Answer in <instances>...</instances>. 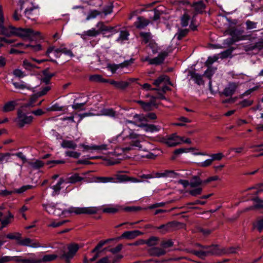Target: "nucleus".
<instances>
[{
  "label": "nucleus",
  "mask_w": 263,
  "mask_h": 263,
  "mask_svg": "<svg viewBox=\"0 0 263 263\" xmlns=\"http://www.w3.org/2000/svg\"><path fill=\"white\" fill-rule=\"evenodd\" d=\"M149 23L148 20L144 18L143 17L139 16L134 23V25L137 28L142 29L147 26Z\"/></svg>",
  "instance_id": "obj_24"
},
{
  "label": "nucleus",
  "mask_w": 263,
  "mask_h": 263,
  "mask_svg": "<svg viewBox=\"0 0 263 263\" xmlns=\"http://www.w3.org/2000/svg\"><path fill=\"white\" fill-rule=\"evenodd\" d=\"M16 103L14 101H10L6 103L3 108L4 112H9L14 109Z\"/></svg>",
  "instance_id": "obj_38"
},
{
  "label": "nucleus",
  "mask_w": 263,
  "mask_h": 263,
  "mask_svg": "<svg viewBox=\"0 0 263 263\" xmlns=\"http://www.w3.org/2000/svg\"><path fill=\"white\" fill-rule=\"evenodd\" d=\"M156 98L152 97L151 100L148 102H145L141 100L136 101V102L139 104L143 109L145 111H150L153 109V107L156 105Z\"/></svg>",
  "instance_id": "obj_15"
},
{
  "label": "nucleus",
  "mask_w": 263,
  "mask_h": 263,
  "mask_svg": "<svg viewBox=\"0 0 263 263\" xmlns=\"http://www.w3.org/2000/svg\"><path fill=\"white\" fill-rule=\"evenodd\" d=\"M202 184H204L203 180L197 176L194 177L190 182V186L192 188L200 187Z\"/></svg>",
  "instance_id": "obj_27"
},
{
  "label": "nucleus",
  "mask_w": 263,
  "mask_h": 263,
  "mask_svg": "<svg viewBox=\"0 0 263 263\" xmlns=\"http://www.w3.org/2000/svg\"><path fill=\"white\" fill-rule=\"evenodd\" d=\"M100 34V32L95 28H92L86 31H84L81 35L83 39H85L86 36L95 37Z\"/></svg>",
  "instance_id": "obj_31"
},
{
  "label": "nucleus",
  "mask_w": 263,
  "mask_h": 263,
  "mask_svg": "<svg viewBox=\"0 0 263 263\" xmlns=\"http://www.w3.org/2000/svg\"><path fill=\"white\" fill-rule=\"evenodd\" d=\"M61 145L63 148L72 149H75L77 147V144L73 141L67 140H63Z\"/></svg>",
  "instance_id": "obj_26"
},
{
  "label": "nucleus",
  "mask_w": 263,
  "mask_h": 263,
  "mask_svg": "<svg viewBox=\"0 0 263 263\" xmlns=\"http://www.w3.org/2000/svg\"><path fill=\"white\" fill-rule=\"evenodd\" d=\"M79 146L83 148V152H92L96 151V145L94 144L88 145L84 143H81L79 145Z\"/></svg>",
  "instance_id": "obj_39"
},
{
  "label": "nucleus",
  "mask_w": 263,
  "mask_h": 263,
  "mask_svg": "<svg viewBox=\"0 0 263 263\" xmlns=\"http://www.w3.org/2000/svg\"><path fill=\"white\" fill-rule=\"evenodd\" d=\"M193 7L194 8L195 11L198 13L202 12L205 8V6L202 1L195 3L193 5Z\"/></svg>",
  "instance_id": "obj_37"
},
{
  "label": "nucleus",
  "mask_w": 263,
  "mask_h": 263,
  "mask_svg": "<svg viewBox=\"0 0 263 263\" xmlns=\"http://www.w3.org/2000/svg\"><path fill=\"white\" fill-rule=\"evenodd\" d=\"M216 70V68L208 67L207 70L204 72V74H203L204 76H205L206 78H208L210 80L209 84V87H210V89H211V84H212V82L211 81V79L212 78V77L215 73Z\"/></svg>",
  "instance_id": "obj_34"
},
{
  "label": "nucleus",
  "mask_w": 263,
  "mask_h": 263,
  "mask_svg": "<svg viewBox=\"0 0 263 263\" xmlns=\"http://www.w3.org/2000/svg\"><path fill=\"white\" fill-rule=\"evenodd\" d=\"M29 4V0H19L18 5L19 6V8L16 9L13 15V18L15 21H18L20 20L22 15H21V11L22 10L25 8L26 6L28 4Z\"/></svg>",
  "instance_id": "obj_12"
},
{
  "label": "nucleus",
  "mask_w": 263,
  "mask_h": 263,
  "mask_svg": "<svg viewBox=\"0 0 263 263\" xmlns=\"http://www.w3.org/2000/svg\"><path fill=\"white\" fill-rule=\"evenodd\" d=\"M133 63V60L131 59L129 61H125L124 62L119 64H108L107 65V68L110 70L112 73H115L117 69L127 67Z\"/></svg>",
  "instance_id": "obj_14"
},
{
  "label": "nucleus",
  "mask_w": 263,
  "mask_h": 263,
  "mask_svg": "<svg viewBox=\"0 0 263 263\" xmlns=\"http://www.w3.org/2000/svg\"><path fill=\"white\" fill-rule=\"evenodd\" d=\"M138 126L139 127H144V130H146V132H156L161 130L160 127L153 124H140Z\"/></svg>",
  "instance_id": "obj_32"
},
{
  "label": "nucleus",
  "mask_w": 263,
  "mask_h": 263,
  "mask_svg": "<svg viewBox=\"0 0 263 263\" xmlns=\"http://www.w3.org/2000/svg\"><path fill=\"white\" fill-rule=\"evenodd\" d=\"M111 240V239H106L105 240H101L100 241L98 244L96 246V247L91 251L90 254L92 255L94 254V255L90 258L88 259L87 258L85 257L84 258V262L85 263H88L89 261H94L99 256V250L105 244H106L107 242L110 241Z\"/></svg>",
  "instance_id": "obj_10"
},
{
  "label": "nucleus",
  "mask_w": 263,
  "mask_h": 263,
  "mask_svg": "<svg viewBox=\"0 0 263 263\" xmlns=\"http://www.w3.org/2000/svg\"><path fill=\"white\" fill-rule=\"evenodd\" d=\"M177 223L176 222H170L166 224L161 225L160 227H157L158 229L161 230L162 233H165L168 231L171 230V229L177 226Z\"/></svg>",
  "instance_id": "obj_30"
},
{
  "label": "nucleus",
  "mask_w": 263,
  "mask_h": 263,
  "mask_svg": "<svg viewBox=\"0 0 263 263\" xmlns=\"http://www.w3.org/2000/svg\"><path fill=\"white\" fill-rule=\"evenodd\" d=\"M134 118L139 121H148L149 120H155L157 119L156 115L154 112H149L145 116L136 114Z\"/></svg>",
  "instance_id": "obj_20"
},
{
  "label": "nucleus",
  "mask_w": 263,
  "mask_h": 263,
  "mask_svg": "<svg viewBox=\"0 0 263 263\" xmlns=\"http://www.w3.org/2000/svg\"><path fill=\"white\" fill-rule=\"evenodd\" d=\"M108 83L113 85L115 88L120 89H124L127 88L130 83L127 81H116L113 80H108Z\"/></svg>",
  "instance_id": "obj_18"
},
{
  "label": "nucleus",
  "mask_w": 263,
  "mask_h": 263,
  "mask_svg": "<svg viewBox=\"0 0 263 263\" xmlns=\"http://www.w3.org/2000/svg\"><path fill=\"white\" fill-rule=\"evenodd\" d=\"M14 36L21 37L24 40L34 41L43 39L39 31L30 28H15Z\"/></svg>",
  "instance_id": "obj_4"
},
{
  "label": "nucleus",
  "mask_w": 263,
  "mask_h": 263,
  "mask_svg": "<svg viewBox=\"0 0 263 263\" xmlns=\"http://www.w3.org/2000/svg\"><path fill=\"white\" fill-rule=\"evenodd\" d=\"M22 235L20 233H10L6 235V237L10 239L16 240L17 244L20 240Z\"/></svg>",
  "instance_id": "obj_47"
},
{
  "label": "nucleus",
  "mask_w": 263,
  "mask_h": 263,
  "mask_svg": "<svg viewBox=\"0 0 263 263\" xmlns=\"http://www.w3.org/2000/svg\"><path fill=\"white\" fill-rule=\"evenodd\" d=\"M189 76H191V79L198 85H203L204 82L202 79L203 76L193 71H190Z\"/></svg>",
  "instance_id": "obj_23"
},
{
  "label": "nucleus",
  "mask_w": 263,
  "mask_h": 263,
  "mask_svg": "<svg viewBox=\"0 0 263 263\" xmlns=\"http://www.w3.org/2000/svg\"><path fill=\"white\" fill-rule=\"evenodd\" d=\"M160 141L165 143L168 146H175L182 143H191L189 138H184L177 136L175 133L160 138Z\"/></svg>",
  "instance_id": "obj_5"
},
{
  "label": "nucleus",
  "mask_w": 263,
  "mask_h": 263,
  "mask_svg": "<svg viewBox=\"0 0 263 263\" xmlns=\"http://www.w3.org/2000/svg\"><path fill=\"white\" fill-rule=\"evenodd\" d=\"M80 248L78 244L71 243L67 246V251L64 250L60 255V258L64 259L66 262H68L76 254V253Z\"/></svg>",
  "instance_id": "obj_7"
},
{
  "label": "nucleus",
  "mask_w": 263,
  "mask_h": 263,
  "mask_svg": "<svg viewBox=\"0 0 263 263\" xmlns=\"http://www.w3.org/2000/svg\"><path fill=\"white\" fill-rule=\"evenodd\" d=\"M43 74L44 77L42 79V81L46 84L49 83L51 78L54 75L53 73H49L47 69L43 71Z\"/></svg>",
  "instance_id": "obj_45"
},
{
  "label": "nucleus",
  "mask_w": 263,
  "mask_h": 263,
  "mask_svg": "<svg viewBox=\"0 0 263 263\" xmlns=\"http://www.w3.org/2000/svg\"><path fill=\"white\" fill-rule=\"evenodd\" d=\"M142 234L143 233L138 230L126 231L122 234L121 238L127 239H133Z\"/></svg>",
  "instance_id": "obj_19"
},
{
  "label": "nucleus",
  "mask_w": 263,
  "mask_h": 263,
  "mask_svg": "<svg viewBox=\"0 0 263 263\" xmlns=\"http://www.w3.org/2000/svg\"><path fill=\"white\" fill-rule=\"evenodd\" d=\"M243 31L235 30L232 33V39L234 42L240 40H243L246 39V36L242 35Z\"/></svg>",
  "instance_id": "obj_29"
},
{
  "label": "nucleus",
  "mask_w": 263,
  "mask_h": 263,
  "mask_svg": "<svg viewBox=\"0 0 263 263\" xmlns=\"http://www.w3.org/2000/svg\"><path fill=\"white\" fill-rule=\"evenodd\" d=\"M112 148V146L110 145L103 144L99 145H96V151H102L108 150Z\"/></svg>",
  "instance_id": "obj_56"
},
{
  "label": "nucleus",
  "mask_w": 263,
  "mask_h": 263,
  "mask_svg": "<svg viewBox=\"0 0 263 263\" xmlns=\"http://www.w3.org/2000/svg\"><path fill=\"white\" fill-rule=\"evenodd\" d=\"M25 16L28 18L31 19L32 20H35V16L33 12L34 10V8H31L30 9H28L26 6L25 7Z\"/></svg>",
  "instance_id": "obj_43"
},
{
  "label": "nucleus",
  "mask_w": 263,
  "mask_h": 263,
  "mask_svg": "<svg viewBox=\"0 0 263 263\" xmlns=\"http://www.w3.org/2000/svg\"><path fill=\"white\" fill-rule=\"evenodd\" d=\"M168 56V52L166 51L161 52L157 57L151 59L148 57L142 58V62H148L150 65H159L163 63L165 59Z\"/></svg>",
  "instance_id": "obj_9"
},
{
  "label": "nucleus",
  "mask_w": 263,
  "mask_h": 263,
  "mask_svg": "<svg viewBox=\"0 0 263 263\" xmlns=\"http://www.w3.org/2000/svg\"><path fill=\"white\" fill-rule=\"evenodd\" d=\"M190 19V16L187 14H184L181 17V25L182 27H186L189 24Z\"/></svg>",
  "instance_id": "obj_53"
},
{
  "label": "nucleus",
  "mask_w": 263,
  "mask_h": 263,
  "mask_svg": "<svg viewBox=\"0 0 263 263\" xmlns=\"http://www.w3.org/2000/svg\"><path fill=\"white\" fill-rule=\"evenodd\" d=\"M84 178L79 175V174L75 173L67 177L65 180L66 183L74 184L83 181Z\"/></svg>",
  "instance_id": "obj_21"
},
{
  "label": "nucleus",
  "mask_w": 263,
  "mask_h": 263,
  "mask_svg": "<svg viewBox=\"0 0 263 263\" xmlns=\"http://www.w3.org/2000/svg\"><path fill=\"white\" fill-rule=\"evenodd\" d=\"M25 48H30L32 51L34 52H36L42 50V46L40 44H36L34 45L26 44L25 45Z\"/></svg>",
  "instance_id": "obj_61"
},
{
  "label": "nucleus",
  "mask_w": 263,
  "mask_h": 263,
  "mask_svg": "<svg viewBox=\"0 0 263 263\" xmlns=\"http://www.w3.org/2000/svg\"><path fill=\"white\" fill-rule=\"evenodd\" d=\"M62 45L60 46L59 48H55L54 46H52L48 47L47 49L46 52V55L49 57L50 54L54 51V53L59 54V53H62Z\"/></svg>",
  "instance_id": "obj_41"
},
{
  "label": "nucleus",
  "mask_w": 263,
  "mask_h": 263,
  "mask_svg": "<svg viewBox=\"0 0 263 263\" xmlns=\"http://www.w3.org/2000/svg\"><path fill=\"white\" fill-rule=\"evenodd\" d=\"M195 149V148L194 147H190V148H179L178 149H175L174 151L173 154L171 157L172 160H175L176 159L178 156H179L181 154H182L183 153H187L190 152H191L192 151H194Z\"/></svg>",
  "instance_id": "obj_22"
},
{
  "label": "nucleus",
  "mask_w": 263,
  "mask_h": 263,
  "mask_svg": "<svg viewBox=\"0 0 263 263\" xmlns=\"http://www.w3.org/2000/svg\"><path fill=\"white\" fill-rule=\"evenodd\" d=\"M99 182L107 183V182H116L115 178L114 177H100L97 178Z\"/></svg>",
  "instance_id": "obj_49"
},
{
  "label": "nucleus",
  "mask_w": 263,
  "mask_h": 263,
  "mask_svg": "<svg viewBox=\"0 0 263 263\" xmlns=\"http://www.w3.org/2000/svg\"><path fill=\"white\" fill-rule=\"evenodd\" d=\"M141 209V208L140 206H126L125 208H123L122 206V210H123L125 212H136L138 211H139Z\"/></svg>",
  "instance_id": "obj_59"
},
{
  "label": "nucleus",
  "mask_w": 263,
  "mask_h": 263,
  "mask_svg": "<svg viewBox=\"0 0 263 263\" xmlns=\"http://www.w3.org/2000/svg\"><path fill=\"white\" fill-rule=\"evenodd\" d=\"M254 202V205L250 207V209H253V208L260 209L263 208V200L260 199L258 197L255 198L253 199Z\"/></svg>",
  "instance_id": "obj_44"
},
{
  "label": "nucleus",
  "mask_w": 263,
  "mask_h": 263,
  "mask_svg": "<svg viewBox=\"0 0 263 263\" xmlns=\"http://www.w3.org/2000/svg\"><path fill=\"white\" fill-rule=\"evenodd\" d=\"M33 117L32 116H28L23 112L21 109L17 110V117L15 119L14 122L16 125L21 129L24 127L30 125L33 122Z\"/></svg>",
  "instance_id": "obj_6"
},
{
  "label": "nucleus",
  "mask_w": 263,
  "mask_h": 263,
  "mask_svg": "<svg viewBox=\"0 0 263 263\" xmlns=\"http://www.w3.org/2000/svg\"><path fill=\"white\" fill-rule=\"evenodd\" d=\"M65 155L69 157L77 159L81 156V153L76 151H68L65 152Z\"/></svg>",
  "instance_id": "obj_55"
},
{
  "label": "nucleus",
  "mask_w": 263,
  "mask_h": 263,
  "mask_svg": "<svg viewBox=\"0 0 263 263\" xmlns=\"http://www.w3.org/2000/svg\"><path fill=\"white\" fill-rule=\"evenodd\" d=\"M189 32V30L187 29H179L176 33V36L178 40H181L183 37L185 36Z\"/></svg>",
  "instance_id": "obj_54"
},
{
  "label": "nucleus",
  "mask_w": 263,
  "mask_h": 263,
  "mask_svg": "<svg viewBox=\"0 0 263 263\" xmlns=\"http://www.w3.org/2000/svg\"><path fill=\"white\" fill-rule=\"evenodd\" d=\"M96 26L98 29V31L100 33L102 32L103 34H105V32L110 33V35H109L108 36L117 32L115 27L106 26L103 22H99Z\"/></svg>",
  "instance_id": "obj_13"
},
{
  "label": "nucleus",
  "mask_w": 263,
  "mask_h": 263,
  "mask_svg": "<svg viewBox=\"0 0 263 263\" xmlns=\"http://www.w3.org/2000/svg\"><path fill=\"white\" fill-rule=\"evenodd\" d=\"M167 79V77L165 76H161L159 77L158 79L155 80L154 82V85L159 86L161 84L163 83V82L166 80Z\"/></svg>",
  "instance_id": "obj_62"
},
{
  "label": "nucleus",
  "mask_w": 263,
  "mask_h": 263,
  "mask_svg": "<svg viewBox=\"0 0 263 263\" xmlns=\"http://www.w3.org/2000/svg\"><path fill=\"white\" fill-rule=\"evenodd\" d=\"M114 178H115V180L117 181L116 183L128 181V177L124 175L117 174L115 175V177Z\"/></svg>",
  "instance_id": "obj_58"
},
{
  "label": "nucleus",
  "mask_w": 263,
  "mask_h": 263,
  "mask_svg": "<svg viewBox=\"0 0 263 263\" xmlns=\"http://www.w3.org/2000/svg\"><path fill=\"white\" fill-rule=\"evenodd\" d=\"M122 206L119 205H108L102 209V212L108 214H115L121 211Z\"/></svg>",
  "instance_id": "obj_17"
},
{
  "label": "nucleus",
  "mask_w": 263,
  "mask_h": 263,
  "mask_svg": "<svg viewBox=\"0 0 263 263\" xmlns=\"http://www.w3.org/2000/svg\"><path fill=\"white\" fill-rule=\"evenodd\" d=\"M58 257L56 254H47L44 255L39 262H49L55 260Z\"/></svg>",
  "instance_id": "obj_42"
},
{
  "label": "nucleus",
  "mask_w": 263,
  "mask_h": 263,
  "mask_svg": "<svg viewBox=\"0 0 263 263\" xmlns=\"http://www.w3.org/2000/svg\"><path fill=\"white\" fill-rule=\"evenodd\" d=\"M22 66L25 69L28 70H31L34 68H39V67L36 66L32 63L31 61L26 59H25L23 61Z\"/></svg>",
  "instance_id": "obj_35"
},
{
  "label": "nucleus",
  "mask_w": 263,
  "mask_h": 263,
  "mask_svg": "<svg viewBox=\"0 0 263 263\" xmlns=\"http://www.w3.org/2000/svg\"><path fill=\"white\" fill-rule=\"evenodd\" d=\"M30 167L34 170H37L42 167L44 165V163L40 160H32L28 162Z\"/></svg>",
  "instance_id": "obj_33"
},
{
  "label": "nucleus",
  "mask_w": 263,
  "mask_h": 263,
  "mask_svg": "<svg viewBox=\"0 0 263 263\" xmlns=\"http://www.w3.org/2000/svg\"><path fill=\"white\" fill-rule=\"evenodd\" d=\"M15 261L18 262L20 263H37V261L35 260L23 258L21 256H16V258H15Z\"/></svg>",
  "instance_id": "obj_50"
},
{
  "label": "nucleus",
  "mask_w": 263,
  "mask_h": 263,
  "mask_svg": "<svg viewBox=\"0 0 263 263\" xmlns=\"http://www.w3.org/2000/svg\"><path fill=\"white\" fill-rule=\"evenodd\" d=\"M16 27L10 25L8 27H5L4 24L2 25V27H0V34L5 35L8 37L14 36V29Z\"/></svg>",
  "instance_id": "obj_16"
},
{
  "label": "nucleus",
  "mask_w": 263,
  "mask_h": 263,
  "mask_svg": "<svg viewBox=\"0 0 263 263\" xmlns=\"http://www.w3.org/2000/svg\"><path fill=\"white\" fill-rule=\"evenodd\" d=\"M202 192V188L201 187H198L193 188V189L189 191V193L193 196H197L200 195Z\"/></svg>",
  "instance_id": "obj_52"
},
{
  "label": "nucleus",
  "mask_w": 263,
  "mask_h": 263,
  "mask_svg": "<svg viewBox=\"0 0 263 263\" xmlns=\"http://www.w3.org/2000/svg\"><path fill=\"white\" fill-rule=\"evenodd\" d=\"M158 238L157 237H152L146 242V243L149 246H154L157 245Z\"/></svg>",
  "instance_id": "obj_60"
},
{
  "label": "nucleus",
  "mask_w": 263,
  "mask_h": 263,
  "mask_svg": "<svg viewBox=\"0 0 263 263\" xmlns=\"http://www.w3.org/2000/svg\"><path fill=\"white\" fill-rule=\"evenodd\" d=\"M90 81L95 82H107L108 80L104 79L102 78L101 75L100 74H94L90 76L89 77Z\"/></svg>",
  "instance_id": "obj_40"
},
{
  "label": "nucleus",
  "mask_w": 263,
  "mask_h": 263,
  "mask_svg": "<svg viewBox=\"0 0 263 263\" xmlns=\"http://www.w3.org/2000/svg\"><path fill=\"white\" fill-rule=\"evenodd\" d=\"M254 227L256 228L259 232H261L263 230V218L257 220L254 224Z\"/></svg>",
  "instance_id": "obj_64"
},
{
  "label": "nucleus",
  "mask_w": 263,
  "mask_h": 263,
  "mask_svg": "<svg viewBox=\"0 0 263 263\" xmlns=\"http://www.w3.org/2000/svg\"><path fill=\"white\" fill-rule=\"evenodd\" d=\"M218 59V57L217 55L213 57H209L206 62H205V65L207 67H212L211 65Z\"/></svg>",
  "instance_id": "obj_51"
},
{
  "label": "nucleus",
  "mask_w": 263,
  "mask_h": 263,
  "mask_svg": "<svg viewBox=\"0 0 263 263\" xmlns=\"http://www.w3.org/2000/svg\"><path fill=\"white\" fill-rule=\"evenodd\" d=\"M246 29L247 30H251L256 29L257 28V23L247 20L246 22Z\"/></svg>",
  "instance_id": "obj_57"
},
{
  "label": "nucleus",
  "mask_w": 263,
  "mask_h": 263,
  "mask_svg": "<svg viewBox=\"0 0 263 263\" xmlns=\"http://www.w3.org/2000/svg\"><path fill=\"white\" fill-rule=\"evenodd\" d=\"M197 246L199 247L200 249L198 251L193 250L191 252L202 259L212 255L218 256L236 252V249L233 247L226 249L218 245L208 246L197 244Z\"/></svg>",
  "instance_id": "obj_3"
},
{
  "label": "nucleus",
  "mask_w": 263,
  "mask_h": 263,
  "mask_svg": "<svg viewBox=\"0 0 263 263\" xmlns=\"http://www.w3.org/2000/svg\"><path fill=\"white\" fill-rule=\"evenodd\" d=\"M239 84L235 82H230L224 88L222 93L226 97H230L233 95L238 87Z\"/></svg>",
  "instance_id": "obj_11"
},
{
  "label": "nucleus",
  "mask_w": 263,
  "mask_h": 263,
  "mask_svg": "<svg viewBox=\"0 0 263 263\" xmlns=\"http://www.w3.org/2000/svg\"><path fill=\"white\" fill-rule=\"evenodd\" d=\"M166 251L165 250L163 249L162 247L158 248L155 247L152 248L150 250V253L152 255L156 256H160L164 255L166 253Z\"/></svg>",
  "instance_id": "obj_28"
},
{
  "label": "nucleus",
  "mask_w": 263,
  "mask_h": 263,
  "mask_svg": "<svg viewBox=\"0 0 263 263\" xmlns=\"http://www.w3.org/2000/svg\"><path fill=\"white\" fill-rule=\"evenodd\" d=\"M44 210L50 214L60 216L66 214H94L99 211V208L95 206L90 207H70L68 210L65 209L64 205L52 204H43Z\"/></svg>",
  "instance_id": "obj_2"
},
{
  "label": "nucleus",
  "mask_w": 263,
  "mask_h": 263,
  "mask_svg": "<svg viewBox=\"0 0 263 263\" xmlns=\"http://www.w3.org/2000/svg\"><path fill=\"white\" fill-rule=\"evenodd\" d=\"M13 74L16 77L22 78L25 77L26 74L24 71L20 69H15L13 71Z\"/></svg>",
  "instance_id": "obj_63"
},
{
  "label": "nucleus",
  "mask_w": 263,
  "mask_h": 263,
  "mask_svg": "<svg viewBox=\"0 0 263 263\" xmlns=\"http://www.w3.org/2000/svg\"><path fill=\"white\" fill-rule=\"evenodd\" d=\"M113 141L122 144L121 146L115 149V153L118 154H121L120 151L124 154H127L136 149L144 150L143 143L145 141V137L136 133H121Z\"/></svg>",
  "instance_id": "obj_1"
},
{
  "label": "nucleus",
  "mask_w": 263,
  "mask_h": 263,
  "mask_svg": "<svg viewBox=\"0 0 263 263\" xmlns=\"http://www.w3.org/2000/svg\"><path fill=\"white\" fill-rule=\"evenodd\" d=\"M18 245L20 246L28 247L33 248H46L48 247L53 248V247L51 245L46 246L44 244H41L38 240L31 239L28 237L24 238H22L21 237L20 240L18 241Z\"/></svg>",
  "instance_id": "obj_8"
},
{
  "label": "nucleus",
  "mask_w": 263,
  "mask_h": 263,
  "mask_svg": "<svg viewBox=\"0 0 263 263\" xmlns=\"http://www.w3.org/2000/svg\"><path fill=\"white\" fill-rule=\"evenodd\" d=\"M140 36L142 39L143 42L145 44L148 43L152 39V35L150 32H143L140 33Z\"/></svg>",
  "instance_id": "obj_46"
},
{
  "label": "nucleus",
  "mask_w": 263,
  "mask_h": 263,
  "mask_svg": "<svg viewBox=\"0 0 263 263\" xmlns=\"http://www.w3.org/2000/svg\"><path fill=\"white\" fill-rule=\"evenodd\" d=\"M101 115L114 117L116 116V111L111 108L103 109L101 110Z\"/></svg>",
  "instance_id": "obj_48"
},
{
  "label": "nucleus",
  "mask_w": 263,
  "mask_h": 263,
  "mask_svg": "<svg viewBox=\"0 0 263 263\" xmlns=\"http://www.w3.org/2000/svg\"><path fill=\"white\" fill-rule=\"evenodd\" d=\"M64 183H65V180L63 178H61L57 183L51 187L53 190L52 196H54L60 194V190L62 189V185Z\"/></svg>",
  "instance_id": "obj_25"
},
{
  "label": "nucleus",
  "mask_w": 263,
  "mask_h": 263,
  "mask_svg": "<svg viewBox=\"0 0 263 263\" xmlns=\"http://www.w3.org/2000/svg\"><path fill=\"white\" fill-rule=\"evenodd\" d=\"M178 174L175 173L173 171L171 170H165L163 172L158 174L157 177H176Z\"/></svg>",
  "instance_id": "obj_36"
}]
</instances>
